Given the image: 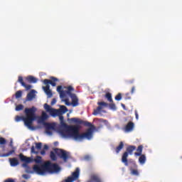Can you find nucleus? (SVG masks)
I'll return each mask as SVG.
<instances>
[{"instance_id": "obj_6", "label": "nucleus", "mask_w": 182, "mask_h": 182, "mask_svg": "<svg viewBox=\"0 0 182 182\" xmlns=\"http://www.w3.org/2000/svg\"><path fill=\"white\" fill-rule=\"evenodd\" d=\"M60 124H55L56 129H58L57 132L60 136H62L67 131H68L72 126L68 125L65 122V117H63V114L58 115Z\"/></svg>"}, {"instance_id": "obj_9", "label": "nucleus", "mask_w": 182, "mask_h": 182, "mask_svg": "<svg viewBox=\"0 0 182 182\" xmlns=\"http://www.w3.org/2000/svg\"><path fill=\"white\" fill-rule=\"evenodd\" d=\"M50 79L51 81H49V80H48V79H45L43 81V83L44 85H46V86H49V85H51V86H53V87H55L56 86V82H59V80L57 77H53V76H51L50 77Z\"/></svg>"}, {"instance_id": "obj_8", "label": "nucleus", "mask_w": 182, "mask_h": 182, "mask_svg": "<svg viewBox=\"0 0 182 182\" xmlns=\"http://www.w3.org/2000/svg\"><path fill=\"white\" fill-rule=\"evenodd\" d=\"M68 122L69 123H74V124H77L78 126H85L86 127H90L92 126V122L77 117L68 118Z\"/></svg>"}, {"instance_id": "obj_13", "label": "nucleus", "mask_w": 182, "mask_h": 182, "mask_svg": "<svg viewBox=\"0 0 182 182\" xmlns=\"http://www.w3.org/2000/svg\"><path fill=\"white\" fill-rule=\"evenodd\" d=\"M134 129V122H129L124 127L125 133H130Z\"/></svg>"}, {"instance_id": "obj_18", "label": "nucleus", "mask_w": 182, "mask_h": 182, "mask_svg": "<svg viewBox=\"0 0 182 182\" xmlns=\"http://www.w3.org/2000/svg\"><path fill=\"white\" fill-rule=\"evenodd\" d=\"M129 164V170H132L133 168H138L139 167L136 161L132 159L128 160V166Z\"/></svg>"}, {"instance_id": "obj_27", "label": "nucleus", "mask_w": 182, "mask_h": 182, "mask_svg": "<svg viewBox=\"0 0 182 182\" xmlns=\"http://www.w3.org/2000/svg\"><path fill=\"white\" fill-rule=\"evenodd\" d=\"M64 154L65 155V157H68V160H72V161L76 162V159H75L73 156H70V152L66 150H64Z\"/></svg>"}, {"instance_id": "obj_42", "label": "nucleus", "mask_w": 182, "mask_h": 182, "mask_svg": "<svg viewBox=\"0 0 182 182\" xmlns=\"http://www.w3.org/2000/svg\"><path fill=\"white\" fill-rule=\"evenodd\" d=\"M31 163H33V162L25 161L21 164V167H23V168H29V165L28 164H31Z\"/></svg>"}, {"instance_id": "obj_37", "label": "nucleus", "mask_w": 182, "mask_h": 182, "mask_svg": "<svg viewBox=\"0 0 182 182\" xmlns=\"http://www.w3.org/2000/svg\"><path fill=\"white\" fill-rule=\"evenodd\" d=\"M23 93V92H22V90L17 91L15 95L16 99H21V97L22 96Z\"/></svg>"}, {"instance_id": "obj_56", "label": "nucleus", "mask_w": 182, "mask_h": 182, "mask_svg": "<svg viewBox=\"0 0 182 182\" xmlns=\"http://www.w3.org/2000/svg\"><path fill=\"white\" fill-rule=\"evenodd\" d=\"M85 160H87V161H89V160H90V156L89 155H86L85 157H84Z\"/></svg>"}, {"instance_id": "obj_64", "label": "nucleus", "mask_w": 182, "mask_h": 182, "mask_svg": "<svg viewBox=\"0 0 182 182\" xmlns=\"http://www.w3.org/2000/svg\"><path fill=\"white\" fill-rule=\"evenodd\" d=\"M124 122H127L128 119H127V118H124Z\"/></svg>"}, {"instance_id": "obj_3", "label": "nucleus", "mask_w": 182, "mask_h": 182, "mask_svg": "<svg viewBox=\"0 0 182 182\" xmlns=\"http://www.w3.org/2000/svg\"><path fill=\"white\" fill-rule=\"evenodd\" d=\"M63 139H72L74 141L82 143L83 141V134H80L79 128L72 126L64 134L61 136Z\"/></svg>"}, {"instance_id": "obj_61", "label": "nucleus", "mask_w": 182, "mask_h": 182, "mask_svg": "<svg viewBox=\"0 0 182 182\" xmlns=\"http://www.w3.org/2000/svg\"><path fill=\"white\" fill-rule=\"evenodd\" d=\"M132 100V97H125V100Z\"/></svg>"}, {"instance_id": "obj_7", "label": "nucleus", "mask_w": 182, "mask_h": 182, "mask_svg": "<svg viewBox=\"0 0 182 182\" xmlns=\"http://www.w3.org/2000/svg\"><path fill=\"white\" fill-rule=\"evenodd\" d=\"M134 150H136V146L129 145L127 147V151L122 154L121 161L126 167H129V159H127V158L129 155L132 156L133 154Z\"/></svg>"}, {"instance_id": "obj_32", "label": "nucleus", "mask_w": 182, "mask_h": 182, "mask_svg": "<svg viewBox=\"0 0 182 182\" xmlns=\"http://www.w3.org/2000/svg\"><path fill=\"white\" fill-rule=\"evenodd\" d=\"M146 155L142 154L139 158V163L140 164H144L146 163Z\"/></svg>"}, {"instance_id": "obj_35", "label": "nucleus", "mask_w": 182, "mask_h": 182, "mask_svg": "<svg viewBox=\"0 0 182 182\" xmlns=\"http://www.w3.org/2000/svg\"><path fill=\"white\" fill-rule=\"evenodd\" d=\"M98 107H101V109H103V107H108L109 104L105 102H97Z\"/></svg>"}, {"instance_id": "obj_58", "label": "nucleus", "mask_w": 182, "mask_h": 182, "mask_svg": "<svg viewBox=\"0 0 182 182\" xmlns=\"http://www.w3.org/2000/svg\"><path fill=\"white\" fill-rule=\"evenodd\" d=\"M135 87H132V90H131V95H133L134 93V90H135Z\"/></svg>"}, {"instance_id": "obj_52", "label": "nucleus", "mask_w": 182, "mask_h": 182, "mask_svg": "<svg viewBox=\"0 0 182 182\" xmlns=\"http://www.w3.org/2000/svg\"><path fill=\"white\" fill-rule=\"evenodd\" d=\"M4 182H15V179L12 178H9L4 181Z\"/></svg>"}, {"instance_id": "obj_23", "label": "nucleus", "mask_w": 182, "mask_h": 182, "mask_svg": "<svg viewBox=\"0 0 182 182\" xmlns=\"http://www.w3.org/2000/svg\"><path fill=\"white\" fill-rule=\"evenodd\" d=\"M124 148V142L121 141L119 144V145L115 148V152L117 154H119L122 150Z\"/></svg>"}, {"instance_id": "obj_28", "label": "nucleus", "mask_w": 182, "mask_h": 182, "mask_svg": "<svg viewBox=\"0 0 182 182\" xmlns=\"http://www.w3.org/2000/svg\"><path fill=\"white\" fill-rule=\"evenodd\" d=\"M48 150H49V145L45 144L41 149V151H40V154L41 156H46V151H48Z\"/></svg>"}, {"instance_id": "obj_21", "label": "nucleus", "mask_w": 182, "mask_h": 182, "mask_svg": "<svg viewBox=\"0 0 182 182\" xmlns=\"http://www.w3.org/2000/svg\"><path fill=\"white\" fill-rule=\"evenodd\" d=\"M69 97H70L73 103H77V106L79 105V98H77V96L75 93L69 94Z\"/></svg>"}, {"instance_id": "obj_55", "label": "nucleus", "mask_w": 182, "mask_h": 182, "mask_svg": "<svg viewBox=\"0 0 182 182\" xmlns=\"http://www.w3.org/2000/svg\"><path fill=\"white\" fill-rule=\"evenodd\" d=\"M135 117L136 120H139V113L137 112L136 109L134 111Z\"/></svg>"}, {"instance_id": "obj_53", "label": "nucleus", "mask_w": 182, "mask_h": 182, "mask_svg": "<svg viewBox=\"0 0 182 182\" xmlns=\"http://www.w3.org/2000/svg\"><path fill=\"white\" fill-rule=\"evenodd\" d=\"M143 155V154H141V152H135L134 153V156H136V157H141Z\"/></svg>"}, {"instance_id": "obj_63", "label": "nucleus", "mask_w": 182, "mask_h": 182, "mask_svg": "<svg viewBox=\"0 0 182 182\" xmlns=\"http://www.w3.org/2000/svg\"><path fill=\"white\" fill-rule=\"evenodd\" d=\"M26 102H30V101H26V99L23 100V103L25 104V103H26Z\"/></svg>"}, {"instance_id": "obj_45", "label": "nucleus", "mask_w": 182, "mask_h": 182, "mask_svg": "<svg viewBox=\"0 0 182 182\" xmlns=\"http://www.w3.org/2000/svg\"><path fill=\"white\" fill-rule=\"evenodd\" d=\"M37 123L38 124H42V126H43L44 123H45V118H40L39 119H37Z\"/></svg>"}, {"instance_id": "obj_40", "label": "nucleus", "mask_w": 182, "mask_h": 182, "mask_svg": "<svg viewBox=\"0 0 182 182\" xmlns=\"http://www.w3.org/2000/svg\"><path fill=\"white\" fill-rule=\"evenodd\" d=\"M108 106L110 110H114V112L117 110V107H116V105L114 103L109 104Z\"/></svg>"}, {"instance_id": "obj_38", "label": "nucleus", "mask_w": 182, "mask_h": 182, "mask_svg": "<svg viewBox=\"0 0 182 182\" xmlns=\"http://www.w3.org/2000/svg\"><path fill=\"white\" fill-rule=\"evenodd\" d=\"M35 144L36 150H42V142H36Z\"/></svg>"}, {"instance_id": "obj_62", "label": "nucleus", "mask_w": 182, "mask_h": 182, "mask_svg": "<svg viewBox=\"0 0 182 182\" xmlns=\"http://www.w3.org/2000/svg\"><path fill=\"white\" fill-rule=\"evenodd\" d=\"M101 112L102 113H107L106 110H105V109H101Z\"/></svg>"}, {"instance_id": "obj_46", "label": "nucleus", "mask_w": 182, "mask_h": 182, "mask_svg": "<svg viewBox=\"0 0 182 182\" xmlns=\"http://www.w3.org/2000/svg\"><path fill=\"white\" fill-rule=\"evenodd\" d=\"M64 90L63 87L62 85L58 86L57 87V92L60 95L61 92Z\"/></svg>"}, {"instance_id": "obj_39", "label": "nucleus", "mask_w": 182, "mask_h": 182, "mask_svg": "<svg viewBox=\"0 0 182 182\" xmlns=\"http://www.w3.org/2000/svg\"><path fill=\"white\" fill-rule=\"evenodd\" d=\"M23 105L21 104L16 107L15 110L16 112H21V110H23Z\"/></svg>"}, {"instance_id": "obj_22", "label": "nucleus", "mask_w": 182, "mask_h": 182, "mask_svg": "<svg viewBox=\"0 0 182 182\" xmlns=\"http://www.w3.org/2000/svg\"><path fill=\"white\" fill-rule=\"evenodd\" d=\"M31 163H36V164H41L42 163V156H37L36 159L33 156H31Z\"/></svg>"}, {"instance_id": "obj_11", "label": "nucleus", "mask_w": 182, "mask_h": 182, "mask_svg": "<svg viewBox=\"0 0 182 182\" xmlns=\"http://www.w3.org/2000/svg\"><path fill=\"white\" fill-rule=\"evenodd\" d=\"M36 93L38 92L35 90H31V91L27 94L26 95V101H30L32 102L36 97Z\"/></svg>"}, {"instance_id": "obj_19", "label": "nucleus", "mask_w": 182, "mask_h": 182, "mask_svg": "<svg viewBox=\"0 0 182 182\" xmlns=\"http://www.w3.org/2000/svg\"><path fill=\"white\" fill-rule=\"evenodd\" d=\"M61 102H63L65 106H72L73 107H77V102H69V98L62 99Z\"/></svg>"}, {"instance_id": "obj_29", "label": "nucleus", "mask_w": 182, "mask_h": 182, "mask_svg": "<svg viewBox=\"0 0 182 182\" xmlns=\"http://www.w3.org/2000/svg\"><path fill=\"white\" fill-rule=\"evenodd\" d=\"M69 96V91L67 90H63L60 94V99H65V97H68Z\"/></svg>"}, {"instance_id": "obj_59", "label": "nucleus", "mask_w": 182, "mask_h": 182, "mask_svg": "<svg viewBox=\"0 0 182 182\" xmlns=\"http://www.w3.org/2000/svg\"><path fill=\"white\" fill-rule=\"evenodd\" d=\"M43 119H45V120H46V119H49V115L46 114V115L43 117Z\"/></svg>"}, {"instance_id": "obj_31", "label": "nucleus", "mask_w": 182, "mask_h": 182, "mask_svg": "<svg viewBox=\"0 0 182 182\" xmlns=\"http://www.w3.org/2000/svg\"><path fill=\"white\" fill-rule=\"evenodd\" d=\"M105 99L109 102V103H113V98L112 97V93L107 92L105 95Z\"/></svg>"}, {"instance_id": "obj_41", "label": "nucleus", "mask_w": 182, "mask_h": 182, "mask_svg": "<svg viewBox=\"0 0 182 182\" xmlns=\"http://www.w3.org/2000/svg\"><path fill=\"white\" fill-rule=\"evenodd\" d=\"M39 151L35 150V146H32L31 148V154H39Z\"/></svg>"}, {"instance_id": "obj_47", "label": "nucleus", "mask_w": 182, "mask_h": 182, "mask_svg": "<svg viewBox=\"0 0 182 182\" xmlns=\"http://www.w3.org/2000/svg\"><path fill=\"white\" fill-rule=\"evenodd\" d=\"M136 151L143 154V145H139L136 149Z\"/></svg>"}, {"instance_id": "obj_36", "label": "nucleus", "mask_w": 182, "mask_h": 182, "mask_svg": "<svg viewBox=\"0 0 182 182\" xmlns=\"http://www.w3.org/2000/svg\"><path fill=\"white\" fill-rule=\"evenodd\" d=\"M15 122L17 123H19V122H23V123H25V117L17 115L16 116Z\"/></svg>"}, {"instance_id": "obj_30", "label": "nucleus", "mask_w": 182, "mask_h": 182, "mask_svg": "<svg viewBox=\"0 0 182 182\" xmlns=\"http://www.w3.org/2000/svg\"><path fill=\"white\" fill-rule=\"evenodd\" d=\"M105 126H106L107 129L109 130V132H114V127H112L109 121H105Z\"/></svg>"}, {"instance_id": "obj_2", "label": "nucleus", "mask_w": 182, "mask_h": 182, "mask_svg": "<svg viewBox=\"0 0 182 182\" xmlns=\"http://www.w3.org/2000/svg\"><path fill=\"white\" fill-rule=\"evenodd\" d=\"M62 170L59 165L48 164L38 166L34 169V173L38 176H46L47 174H58Z\"/></svg>"}, {"instance_id": "obj_25", "label": "nucleus", "mask_w": 182, "mask_h": 182, "mask_svg": "<svg viewBox=\"0 0 182 182\" xmlns=\"http://www.w3.org/2000/svg\"><path fill=\"white\" fill-rule=\"evenodd\" d=\"M31 147V144L28 142V139L25 141V144H23L21 146V151H28V149Z\"/></svg>"}, {"instance_id": "obj_33", "label": "nucleus", "mask_w": 182, "mask_h": 182, "mask_svg": "<svg viewBox=\"0 0 182 182\" xmlns=\"http://www.w3.org/2000/svg\"><path fill=\"white\" fill-rule=\"evenodd\" d=\"M102 112V107H97L96 109L94 110V112H92V114L94 116H97V114H100V113Z\"/></svg>"}, {"instance_id": "obj_57", "label": "nucleus", "mask_w": 182, "mask_h": 182, "mask_svg": "<svg viewBox=\"0 0 182 182\" xmlns=\"http://www.w3.org/2000/svg\"><path fill=\"white\" fill-rule=\"evenodd\" d=\"M122 107L124 109V110H127V108L126 107V105L123 103H121Z\"/></svg>"}, {"instance_id": "obj_14", "label": "nucleus", "mask_w": 182, "mask_h": 182, "mask_svg": "<svg viewBox=\"0 0 182 182\" xmlns=\"http://www.w3.org/2000/svg\"><path fill=\"white\" fill-rule=\"evenodd\" d=\"M43 90L45 92L46 95H47L48 98H50L52 96H53V93L52 92V90H50V85L43 87Z\"/></svg>"}, {"instance_id": "obj_1", "label": "nucleus", "mask_w": 182, "mask_h": 182, "mask_svg": "<svg viewBox=\"0 0 182 182\" xmlns=\"http://www.w3.org/2000/svg\"><path fill=\"white\" fill-rule=\"evenodd\" d=\"M36 112H38V108H36L35 106L31 107V108H25L24 109V114L26 116H29L31 117L25 118L24 121V126L27 127L29 130H36L37 129H42V126H32V123L33 122H36L38 120V115H36Z\"/></svg>"}, {"instance_id": "obj_50", "label": "nucleus", "mask_w": 182, "mask_h": 182, "mask_svg": "<svg viewBox=\"0 0 182 182\" xmlns=\"http://www.w3.org/2000/svg\"><path fill=\"white\" fill-rule=\"evenodd\" d=\"M46 134H47L48 136H53V132L52 131H48V129H46L45 131Z\"/></svg>"}, {"instance_id": "obj_24", "label": "nucleus", "mask_w": 182, "mask_h": 182, "mask_svg": "<svg viewBox=\"0 0 182 182\" xmlns=\"http://www.w3.org/2000/svg\"><path fill=\"white\" fill-rule=\"evenodd\" d=\"M88 127L90 128L92 133H95L96 132H99V130H100V129H103V125L102 124H100L98 127H95V125H93L92 124V125Z\"/></svg>"}, {"instance_id": "obj_49", "label": "nucleus", "mask_w": 182, "mask_h": 182, "mask_svg": "<svg viewBox=\"0 0 182 182\" xmlns=\"http://www.w3.org/2000/svg\"><path fill=\"white\" fill-rule=\"evenodd\" d=\"M22 177L25 180H28V179L31 178V175H29V174H23Z\"/></svg>"}, {"instance_id": "obj_17", "label": "nucleus", "mask_w": 182, "mask_h": 182, "mask_svg": "<svg viewBox=\"0 0 182 182\" xmlns=\"http://www.w3.org/2000/svg\"><path fill=\"white\" fill-rule=\"evenodd\" d=\"M18 159L22 163H24L25 161L28 163H32V161H31V157L25 156L23 154H20L18 155Z\"/></svg>"}, {"instance_id": "obj_54", "label": "nucleus", "mask_w": 182, "mask_h": 182, "mask_svg": "<svg viewBox=\"0 0 182 182\" xmlns=\"http://www.w3.org/2000/svg\"><path fill=\"white\" fill-rule=\"evenodd\" d=\"M98 122H100V123H104V124H105V122H107V120L100 118L98 119Z\"/></svg>"}, {"instance_id": "obj_16", "label": "nucleus", "mask_w": 182, "mask_h": 182, "mask_svg": "<svg viewBox=\"0 0 182 182\" xmlns=\"http://www.w3.org/2000/svg\"><path fill=\"white\" fill-rule=\"evenodd\" d=\"M9 160L11 167H16L19 166V159H18V158L9 159Z\"/></svg>"}, {"instance_id": "obj_5", "label": "nucleus", "mask_w": 182, "mask_h": 182, "mask_svg": "<svg viewBox=\"0 0 182 182\" xmlns=\"http://www.w3.org/2000/svg\"><path fill=\"white\" fill-rule=\"evenodd\" d=\"M58 157L63 160L64 163L68 161V156L65 155V149L55 148L53 151L50 152V159L51 161H57Z\"/></svg>"}, {"instance_id": "obj_4", "label": "nucleus", "mask_w": 182, "mask_h": 182, "mask_svg": "<svg viewBox=\"0 0 182 182\" xmlns=\"http://www.w3.org/2000/svg\"><path fill=\"white\" fill-rule=\"evenodd\" d=\"M59 109H56L49 105L48 103L44 104V109L47 112V113H50V116L51 117H58L60 114H65L68 113L69 109L66 107L65 105H58Z\"/></svg>"}, {"instance_id": "obj_34", "label": "nucleus", "mask_w": 182, "mask_h": 182, "mask_svg": "<svg viewBox=\"0 0 182 182\" xmlns=\"http://www.w3.org/2000/svg\"><path fill=\"white\" fill-rule=\"evenodd\" d=\"M129 170L131 171L132 176H140V173L139 172V170H137V168H133Z\"/></svg>"}, {"instance_id": "obj_26", "label": "nucleus", "mask_w": 182, "mask_h": 182, "mask_svg": "<svg viewBox=\"0 0 182 182\" xmlns=\"http://www.w3.org/2000/svg\"><path fill=\"white\" fill-rule=\"evenodd\" d=\"M7 141L4 137L0 136V147L3 149V151H5V145H6Z\"/></svg>"}, {"instance_id": "obj_43", "label": "nucleus", "mask_w": 182, "mask_h": 182, "mask_svg": "<svg viewBox=\"0 0 182 182\" xmlns=\"http://www.w3.org/2000/svg\"><path fill=\"white\" fill-rule=\"evenodd\" d=\"M122 98L123 97L122 96V93H118L115 96V100H117V102H120V100H122Z\"/></svg>"}, {"instance_id": "obj_15", "label": "nucleus", "mask_w": 182, "mask_h": 182, "mask_svg": "<svg viewBox=\"0 0 182 182\" xmlns=\"http://www.w3.org/2000/svg\"><path fill=\"white\" fill-rule=\"evenodd\" d=\"M83 140H92L93 138V132L90 129L88 132L85 134H82Z\"/></svg>"}, {"instance_id": "obj_48", "label": "nucleus", "mask_w": 182, "mask_h": 182, "mask_svg": "<svg viewBox=\"0 0 182 182\" xmlns=\"http://www.w3.org/2000/svg\"><path fill=\"white\" fill-rule=\"evenodd\" d=\"M26 173H29L30 174H33V173H35V171L31 170V167L29 166V168H26Z\"/></svg>"}, {"instance_id": "obj_51", "label": "nucleus", "mask_w": 182, "mask_h": 182, "mask_svg": "<svg viewBox=\"0 0 182 182\" xmlns=\"http://www.w3.org/2000/svg\"><path fill=\"white\" fill-rule=\"evenodd\" d=\"M56 102H58V100H56V98H53L50 102L51 106H53L55 105H56Z\"/></svg>"}, {"instance_id": "obj_44", "label": "nucleus", "mask_w": 182, "mask_h": 182, "mask_svg": "<svg viewBox=\"0 0 182 182\" xmlns=\"http://www.w3.org/2000/svg\"><path fill=\"white\" fill-rule=\"evenodd\" d=\"M75 90V88H73V87H72V85H70L67 87V92H68V94L70 95L72 94V92H73Z\"/></svg>"}, {"instance_id": "obj_10", "label": "nucleus", "mask_w": 182, "mask_h": 182, "mask_svg": "<svg viewBox=\"0 0 182 182\" xmlns=\"http://www.w3.org/2000/svg\"><path fill=\"white\" fill-rule=\"evenodd\" d=\"M41 127H43L46 130H53V132H56V133H58V128H56V125H53L49 122H45Z\"/></svg>"}, {"instance_id": "obj_60", "label": "nucleus", "mask_w": 182, "mask_h": 182, "mask_svg": "<svg viewBox=\"0 0 182 182\" xmlns=\"http://www.w3.org/2000/svg\"><path fill=\"white\" fill-rule=\"evenodd\" d=\"M54 146H59V142L58 141H55L54 142Z\"/></svg>"}, {"instance_id": "obj_20", "label": "nucleus", "mask_w": 182, "mask_h": 182, "mask_svg": "<svg viewBox=\"0 0 182 182\" xmlns=\"http://www.w3.org/2000/svg\"><path fill=\"white\" fill-rule=\"evenodd\" d=\"M26 79L27 82H28V83H33V84L38 83V79L33 75H28L26 77Z\"/></svg>"}, {"instance_id": "obj_12", "label": "nucleus", "mask_w": 182, "mask_h": 182, "mask_svg": "<svg viewBox=\"0 0 182 182\" xmlns=\"http://www.w3.org/2000/svg\"><path fill=\"white\" fill-rule=\"evenodd\" d=\"M18 83L21 84V85L23 87H25L26 90H31V89H32L33 86L31 85H27L26 83H25V82H23V77L22 76H18Z\"/></svg>"}]
</instances>
